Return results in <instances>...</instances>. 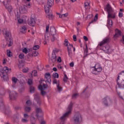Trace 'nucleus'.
Instances as JSON below:
<instances>
[{
  "instance_id": "obj_1",
  "label": "nucleus",
  "mask_w": 124,
  "mask_h": 124,
  "mask_svg": "<svg viewBox=\"0 0 124 124\" xmlns=\"http://www.w3.org/2000/svg\"><path fill=\"white\" fill-rule=\"evenodd\" d=\"M110 40L111 39L109 37H106L98 44V46L103 47L102 50L107 54H111V53L113 52V49H112L110 46L108 45V43L110 42Z\"/></svg>"
},
{
  "instance_id": "obj_2",
  "label": "nucleus",
  "mask_w": 124,
  "mask_h": 124,
  "mask_svg": "<svg viewBox=\"0 0 124 124\" xmlns=\"http://www.w3.org/2000/svg\"><path fill=\"white\" fill-rule=\"evenodd\" d=\"M10 72H11V69L6 66L4 67L2 70L0 69V76L1 78H3L5 82L9 80L7 73H10Z\"/></svg>"
},
{
  "instance_id": "obj_3",
  "label": "nucleus",
  "mask_w": 124,
  "mask_h": 124,
  "mask_svg": "<svg viewBox=\"0 0 124 124\" xmlns=\"http://www.w3.org/2000/svg\"><path fill=\"white\" fill-rule=\"evenodd\" d=\"M67 111L65 113H63L62 116L60 117L61 121L62 122H64L68 117H69V115L71 114V110H72V104H70L68 108L67 109Z\"/></svg>"
},
{
  "instance_id": "obj_4",
  "label": "nucleus",
  "mask_w": 124,
  "mask_h": 124,
  "mask_svg": "<svg viewBox=\"0 0 124 124\" xmlns=\"http://www.w3.org/2000/svg\"><path fill=\"white\" fill-rule=\"evenodd\" d=\"M64 46L67 47V50L68 51V55L69 57H71L72 56V50H71V49L73 48L74 51L75 52V47H74L72 44H70L68 42V40H67V39H65L64 42Z\"/></svg>"
},
{
  "instance_id": "obj_5",
  "label": "nucleus",
  "mask_w": 124,
  "mask_h": 124,
  "mask_svg": "<svg viewBox=\"0 0 124 124\" xmlns=\"http://www.w3.org/2000/svg\"><path fill=\"white\" fill-rule=\"evenodd\" d=\"M92 68L93 69L92 73L95 75H98V74H100V72L102 71V67L99 63H96L94 66H93Z\"/></svg>"
},
{
  "instance_id": "obj_6",
  "label": "nucleus",
  "mask_w": 124,
  "mask_h": 124,
  "mask_svg": "<svg viewBox=\"0 0 124 124\" xmlns=\"http://www.w3.org/2000/svg\"><path fill=\"white\" fill-rule=\"evenodd\" d=\"M72 122L74 124H80L82 121V116L79 113H76L72 119Z\"/></svg>"
},
{
  "instance_id": "obj_7",
  "label": "nucleus",
  "mask_w": 124,
  "mask_h": 124,
  "mask_svg": "<svg viewBox=\"0 0 124 124\" xmlns=\"http://www.w3.org/2000/svg\"><path fill=\"white\" fill-rule=\"evenodd\" d=\"M35 112H33L31 113L30 116V121L32 122L33 121H35V117H38L39 113H42V109L40 108L36 107L35 109Z\"/></svg>"
},
{
  "instance_id": "obj_8",
  "label": "nucleus",
  "mask_w": 124,
  "mask_h": 124,
  "mask_svg": "<svg viewBox=\"0 0 124 124\" xmlns=\"http://www.w3.org/2000/svg\"><path fill=\"white\" fill-rule=\"evenodd\" d=\"M4 37L7 40V45H8V47H10L12 46L13 44V42H12V40L11 39V34L8 31H6Z\"/></svg>"
},
{
  "instance_id": "obj_9",
  "label": "nucleus",
  "mask_w": 124,
  "mask_h": 124,
  "mask_svg": "<svg viewBox=\"0 0 124 124\" xmlns=\"http://www.w3.org/2000/svg\"><path fill=\"white\" fill-rule=\"evenodd\" d=\"M50 34L51 35V40L52 42H54L57 38H58V36L56 33V29L55 27H51L50 29Z\"/></svg>"
},
{
  "instance_id": "obj_10",
  "label": "nucleus",
  "mask_w": 124,
  "mask_h": 124,
  "mask_svg": "<svg viewBox=\"0 0 124 124\" xmlns=\"http://www.w3.org/2000/svg\"><path fill=\"white\" fill-rule=\"evenodd\" d=\"M53 83L56 84V91L58 93H61V92H62V87L60 84V80H57L56 78H54L53 79Z\"/></svg>"
},
{
  "instance_id": "obj_11",
  "label": "nucleus",
  "mask_w": 124,
  "mask_h": 124,
  "mask_svg": "<svg viewBox=\"0 0 124 124\" xmlns=\"http://www.w3.org/2000/svg\"><path fill=\"white\" fill-rule=\"evenodd\" d=\"M45 11L46 13V18H48L49 20H52L53 19V15L50 12V8L49 7L45 6Z\"/></svg>"
},
{
  "instance_id": "obj_12",
  "label": "nucleus",
  "mask_w": 124,
  "mask_h": 124,
  "mask_svg": "<svg viewBox=\"0 0 124 124\" xmlns=\"http://www.w3.org/2000/svg\"><path fill=\"white\" fill-rule=\"evenodd\" d=\"M46 85L45 84H40L39 85L38 88L39 90H40V91H41V94H42L43 95V96H44V95H46V93L44 91H43V90H45V89H46Z\"/></svg>"
},
{
  "instance_id": "obj_13",
  "label": "nucleus",
  "mask_w": 124,
  "mask_h": 124,
  "mask_svg": "<svg viewBox=\"0 0 124 124\" xmlns=\"http://www.w3.org/2000/svg\"><path fill=\"white\" fill-rule=\"evenodd\" d=\"M58 52H59V50L57 49L53 50L51 57V61L52 62H55L57 61V55H56Z\"/></svg>"
},
{
  "instance_id": "obj_14",
  "label": "nucleus",
  "mask_w": 124,
  "mask_h": 124,
  "mask_svg": "<svg viewBox=\"0 0 124 124\" xmlns=\"http://www.w3.org/2000/svg\"><path fill=\"white\" fill-rule=\"evenodd\" d=\"M108 19L111 18V19H115L116 18V13L115 11H112L111 12H109V13H108Z\"/></svg>"
},
{
  "instance_id": "obj_15",
  "label": "nucleus",
  "mask_w": 124,
  "mask_h": 124,
  "mask_svg": "<svg viewBox=\"0 0 124 124\" xmlns=\"http://www.w3.org/2000/svg\"><path fill=\"white\" fill-rule=\"evenodd\" d=\"M105 11H107L108 13H109L112 11H114V9H113V8L111 6V5L109 4H108L106 5V7L104 8Z\"/></svg>"
},
{
  "instance_id": "obj_16",
  "label": "nucleus",
  "mask_w": 124,
  "mask_h": 124,
  "mask_svg": "<svg viewBox=\"0 0 124 124\" xmlns=\"http://www.w3.org/2000/svg\"><path fill=\"white\" fill-rule=\"evenodd\" d=\"M103 102L106 106H108V104L111 103V99L109 97H106L103 99Z\"/></svg>"
},
{
  "instance_id": "obj_17",
  "label": "nucleus",
  "mask_w": 124,
  "mask_h": 124,
  "mask_svg": "<svg viewBox=\"0 0 124 124\" xmlns=\"http://www.w3.org/2000/svg\"><path fill=\"white\" fill-rule=\"evenodd\" d=\"M121 32L120 30L116 29L115 30V34L113 36V39L114 40H116L117 38H119L120 36H121Z\"/></svg>"
},
{
  "instance_id": "obj_18",
  "label": "nucleus",
  "mask_w": 124,
  "mask_h": 124,
  "mask_svg": "<svg viewBox=\"0 0 124 124\" xmlns=\"http://www.w3.org/2000/svg\"><path fill=\"white\" fill-rule=\"evenodd\" d=\"M10 99L15 100L17 98V93L15 91L12 92L10 94Z\"/></svg>"
},
{
  "instance_id": "obj_19",
  "label": "nucleus",
  "mask_w": 124,
  "mask_h": 124,
  "mask_svg": "<svg viewBox=\"0 0 124 124\" xmlns=\"http://www.w3.org/2000/svg\"><path fill=\"white\" fill-rule=\"evenodd\" d=\"M45 77L46 79L47 82H48V83L51 84V74H50V73H46Z\"/></svg>"
},
{
  "instance_id": "obj_20",
  "label": "nucleus",
  "mask_w": 124,
  "mask_h": 124,
  "mask_svg": "<svg viewBox=\"0 0 124 124\" xmlns=\"http://www.w3.org/2000/svg\"><path fill=\"white\" fill-rule=\"evenodd\" d=\"M28 24L31 27H34V25H35V19L31 17L30 20L28 22Z\"/></svg>"
},
{
  "instance_id": "obj_21",
  "label": "nucleus",
  "mask_w": 124,
  "mask_h": 124,
  "mask_svg": "<svg viewBox=\"0 0 124 124\" xmlns=\"http://www.w3.org/2000/svg\"><path fill=\"white\" fill-rule=\"evenodd\" d=\"M4 5H5L6 9H7L9 12H11L12 11V6H11L8 3H5V2H3Z\"/></svg>"
},
{
  "instance_id": "obj_22",
  "label": "nucleus",
  "mask_w": 124,
  "mask_h": 124,
  "mask_svg": "<svg viewBox=\"0 0 124 124\" xmlns=\"http://www.w3.org/2000/svg\"><path fill=\"white\" fill-rule=\"evenodd\" d=\"M39 94L36 93L34 95V99L37 101L38 105L40 106V100H39Z\"/></svg>"
},
{
  "instance_id": "obj_23",
  "label": "nucleus",
  "mask_w": 124,
  "mask_h": 124,
  "mask_svg": "<svg viewBox=\"0 0 124 124\" xmlns=\"http://www.w3.org/2000/svg\"><path fill=\"white\" fill-rule=\"evenodd\" d=\"M28 11V7L27 6H23L21 7V13H27Z\"/></svg>"
},
{
  "instance_id": "obj_24",
  "label": "nucleus",
  "mask_w": 124,
  "mask_h": 124,
  "mask_svg": "<svg viewBox=\"0 0 124 124\" xmlns=\"http://www.w3.org/2000/svg\"><path fill=\"white\" fill-rule=\"evenodd\" d=\"M107 25L108 27L109 26L110 28H112L113 26V21L111 19H108Z\"/></svg>"
},
{
  "instance_id": "obj_25",
  "label": "nucleus",
  "mask_w": 124,
  "mask_h": 124,
  "mask_svg": "<svg viewBox=\"0 0 124 124\" xmlns=\"http://www.w3.org/2000/svg\"><path fill=\"white\" fill-rule=\"evenodd\" d=\"M47 5L49 6V7L54 5V0H47Z\"/></svg>"
},
{
  "instance_id": "obj_26",
  "label": "nucleus",
  "mask_w": 124,
  "mask_h": 124,
  "mask_svg": "<svg viewBox=\"0 0 124 124\" xmlns=\"http://www.w3.org/2000/svg\"><path fill=\"white\" fill-rule=\"evenodd\" d=\"M24 111L27 113H30L31 111V107H25L24 108Z\"/></svg>"
},
{
  "instance_id": "obj_27",
  "label": "nucleus",
  "mask_w": 124,
  "mask_h": 124,
  "mask_svg": "<svg viewBox=\"0 0 124 124\" xmlns=\"http://www.w3.org/2000/svg\"><path fill=\"white\" fill-rule=\"evenodd\" d=\"M31 77H33V76H37V71L35 70H33L31 72Z\"/></svg>"
},
{
  "instance_id": "obj_28",
  "label": "nucleus",
  "mask_w": 124,
  "mask_h": 124,
  "mask_svg": "<svg viewBox=\"0 0 124 124\" xmlns=\"http://www.w3.org/2000/svg\"><path fill=\"white\" fill-rule=\"evenodd\" d=\"M84 7L85 9H90V8H91V6H90V3L86 2L84 3Z\"/></svg>"
},
{
  "instance_id": "obj_29",
  "label": "nucleus",
  "mask_w": 124,
  "mask_h": 124,
  "mask_svg": "<svg viewBox=\"0 0 124 124\" xmlns=\"http://www.w3.org/2000/svg\"><path fill=\"white\" fill-rule=\"evenodd\" d=\"M37 56H38V52L36 50L33 51L31 57H37Z\"/></svg>"
},
{
  "instance_id": "obj_30",
  "label": "nucleus",
  "mask_w": 124,
  "mask_h": 124,
  "mask_svg": "<svg viewBox=\"0 0 124 124\" xmlns=\"http://www.w3.org/2000/svg\"><path fill=\"white\" fill-rule=\"evenodd\" d=\"M20 31L23 33L26 32L27 31V27L23 26L20 29Z\"/></svg>"
},
{
  "instance_id": "obj_31",
  "label": "nucleus",
  "mask_w": 124,
  "mask_h": 124,
  "mask_svg": "<svg viewBox=\"0 0 124 124\" xmlns=\"http://www.w3.org/2000/svg\"><path fill=\"white\" fill-rule=\"evenodd\" d=\"M21 123H22V124H28V123H29V119L22 118Z\"/></svg>"
},
{
  "instance_id": "obj_32",
  "label": "nucleus",
  "mask_w": 124,
  "mask_h": 124,
  "mask_svg": "<svg viewBox=\"0 0 124 124\" xmlns=\"http://www.w3.org/2000/svg\"><path fill=\"white\" fill-rule=\"evenodd\" d=\"M7 55L10 58H11V57H12V53L10 50H7Z\"/></svg>"
},
{
  "instance_id": "obj_33",
  "label": "nucleus",
  "mask_w": 124,
  "mask_h": 124,
  "mask_svg": "<svg viewBox=\"0 0 124 124\" xmlns=\"http://www.w3.org/2000/svg\"><path fill=\"white\" fill-rule=\"evenodd\" d=\"M45 38L46 40H49L50 39V35L48 33H46L45 34Z\"/></svg>"
},
{
  "instance_id": "obj_34",
  "label": "nucleus",
  "mask_w": 124,
  "mask_h": 124,
  "mask_svg": "<svg viewBox=\"0 0 124 124\" xmlns=\"http://www.w3.org/2000/svg\"><path fill=\"white\" fill-rule=\"evenodd\" d=\"M98 18V15L96 14L94 17V20H93L90 24H92V23H93V22H96V21H97Z\"/></svg>"
},
{
  "instance_id": "obj_35",
  "label": "nucleus",
  "mask_w": 124,
  "mask_h": 124,
  "mask_svg": "<svg viewBox=\"0 0 124 124\" xmlns=\"http://www.w3.org/2000/svg\"><path fill=\"white\" fill-rule=\"evenodd\" d=\"M35 92V88L33 86L30 87V93H33Z\"/></svg>"
},
{
  "instance_id": "obj_36",
  "label": "nucleus",
  "mask_w": 124,
  "mask_h": 124,
  "mask_svg": "<svg viewBox=\"0 0 124 124\" xmlns=\"http://www.w3.org/2000/svg\"><path fill=\"white\" fill-rule=\"evenodd\" d=\"M22 52L25 54H28L29 53V49L27 47H24L22 49Z\"/></svg>"
},
{
  "instance_id": "obj_37",
  "label": "nucleus",
  "mask_w": 124,
  "mask_h": 124,
  "mask_svg": "<svg viewBox=\"0 0 124 124\" xmlns=\"http://www.w3.org/2000/svg\"><path fill=\"white\" fill-rule=\"evenodd\" d=\"M18 57L20 60H24V59H25V55H24L23 53L20 54Z\"/></svg>"
},
{
  "instance_id": "obj_38",
  "label": "nucleus",
  "mask_w": 124,
  "mask_h": 124,
  "mask_svg": "<svg viewBox=\"0 0 124 124\" xmlns=\"http://www.w3.org/2000/svg\"><path fill=\"white\" fill-rule=\"evenodd\" d=\"M30 118V115L27 113L23 114V119H26L28 120Z\"/></svg>"
},
{
  "instance_id": "obj_39",
  "label": "nucleus",
  "mask_w": 124,
  "mask_h": 124,
  "mask_svg": "<svg viewBox=\"0 0 124 124\" xmlns=\"http://www.w3.org/2000/svg\"><path fill=\"white\" fill-rule=\"evenodd\" d=\"M28 85H29V86H31L32 84H33L32 80H31V79H29L28 80Z\"/></svg>"
},
{
  "instance_id": "obj_40",
  "label": "nucleus",
  "mask_w": 124,
  "mask_h": 124,
  "mask_svg": "<svg viewBox=\"0 0 124 124\" xmlns=\"http://www.w3.org/2000/svg\"><path fill=\"white\" fill-rule=\"evenodd\" d=\"M31 101L28 100L26 101V106H31Z\"/></svg>"
},
{
  "instance_id": "obj_41",
  "label": "nucleus",
  "mask_w": 124,
  "mask_h": 124,
  "mask_svg": "<svg viewBox=\"0 0 124 124\" xmlns=\"http://www.w3.org/2000/svg\"><path fill=\"white\" fill-rule=\"evenodd\" d=\"M68 80V78L67 77V76L65 74H64V77L63 78V81L65 83H66L67 82V80Z\"/></svg>"
},
{
  "instance_id": "obj_42",
  "label": "nucleus",
  "mask_w": 124,
  "mask_h": 124,
  "mask_svg": "<svg viewBox=\"0 0 124 124\" xmlns=\"http://www.w3.org/2000/svg\"><path fill=\"white\" fill-rule=\"evenodd\" d=\"M12 80L13 83H15V84H16L17 83V81H18V79L15 77L12 78Z\"/></svg>"
},
{
  "instance_id": "obj_43",
  "label": "nucleus",
  "mask_w": 124,
  "mask_h": 124,
  "mask_svg": "<svg viewBox=\"0 0 124 124\" xmlns=\"http://www.w3.org/2000/svg\"><path fill=\"white\" fill-rule=\"evenodd\" d=\"M52 76L53 78H59V74L57 73H54Z\"/></svg>"
},
{
  "instance_id": "obj_44",
  "label": "nucleus",
  "mask_w": 124,
  "mask_h": 124,
  "mask_svg": "<svg viewBox=\"0 0 124 124\" xmlns=\"http://www.w3.org/2000/svg\"><path fill=\"white\" fill-rule=\"evenodd\" d=\"M39 49V45H35L33 47V50H34V51H36L37 50H38Z\"/></svg>"
},
{
  "instance_id": "obj_45",
  "label": "nucleus",
  "mask_w": 124,
  "mask_h": 124,
  "mask_svg": "<svg viewBox=\"0 0 124 124\" xmlns=\"http://www.w3.org/2000/svg\"><path fill=\"white\" fill-rule=\"evenodd\" d=\"M3 101L2 99H0V108L3 107Z\"/></svg>"
},
{
  "instance_id": "obj_46",
  "label": "nucleus",
  "mask_w": 124,
  "mask_h": 124,
  "mask_svg": "<svg viewBox=\"0 0 124 124\" xmlns=\"http://www.w3.org/2000/svg\"><path fill=\"white\" fill-rule=\"evenodd\" d=\"M22 71L24 73H27V72H29V68L26 67V68L23 69Z\"/></svg>"
},
{
  "instance_id": "obj_47",
  "label": "nucleus",
  "mask_w": 124,
  "mask_h": 124,
  "mask_svg": "<svg viewBox=\"0 0 124 124\" xmlns=\"http://www.w3.org/2000/svg\"><path fill=\"white\" fill-rule=\"evenodd\" d=\"M17 22L18 24H23V23H24V20L23 19L20 18L18 19Z\"/></svg>"
},
{
  "instance_id": "obj_48",
  "label": "nucleus",
  "mask_w": 124,
  "mask_h": 124,
  "mask_svg": "<svg viewBox=\"0 0 124 124\" xmlns=\"http://www.w3.org/2000/svg\"><path fill=\"white\" fill-rule=\"evenodd\" d=\"M48 32H49V26L47 25L46 26V33H48Z\"/></svg>"
},
{
  "instance_id": "obj_49",
  "label": "nucleus",
  "mask_w": 124,
  "mask_h": 124,
  "mask_svg": "<svg viewBox=\"0 0 124 124\" xmlns=\"http://www.w3.org/2000/svg\"><path fill=\"white\" fill-rule=\"evenodd\" d=\"M84 53H86V54H88V46L86 45V49L84 50Z\"/></svg>"
},
{
  "instance_id": "obj_50",
  "label": "nucleus",
  "mask_w": 124,
  "mask_h": 124,
  "mask_svg": "<svg viewBox=\"0 0 124 124\" xmlns=\"http://www.w3.org/2000/svg\"><path fill=\"white\" fill-rule=\"evenodd\" d=\"M62 18H65V17H67V16H68V14L65 13V14H62Z\"/></svg>"
},
{
  "instance_id": "obj_51",
  "label": "nucleus",
  "mask_w": 124,
  "mask_h": 124,
  "mask_svg": "<svg viewBox=\"0 0 124 124\" xmlns=\"http://www.w3.org/2000/svg\"><path fill=\"white\" fill-rule=\"evenodd\" d=\"M118 16L119 18H122L124 16V14L123 13H119Z\"/></svg>"
},
{
  "instance_id": "obj_52",
  "label": "nucleus",
  "mask_w": 124,
  "mask_h": 124,
  "mask_svg": "<svg viewBox=\"0 0 124 124\" xmlns=\"http://www.w3.org/2000/svg\"><path fill=\"white\" fill-rule=\"evenodd\" d=\"M77 97H78V93H75L74 95H73V98H77Z\"/></svg>"
},
{
  "instance_id": "obj_53",
  "label": "nucleus",
  "mask_w": 124,
  "mask_h": 124,
  "mask_svg": "<svg viewBox=\"0 0 124 124\" xmlns=\"http://www.w3.org/2000/svg\"><path fill=\"white\" fill-rule=\"evenodd\" d=\"M73 38L74 41H77V38L76 35H74L73 36Z\"/></svg>"
},
{
  "instance_id": "obj_54",
  "label": "nucleus",
  "mask_w": 124,
  "mask_h": 124,
  "mask_svg": "<svg viewBox=\"0 0 124 124\" xmlns=\"http://www.w3.org/2000/svg\"><path fill=\"white\" fill-rule=\"evenodd\" d=\"M10 112V110L9 109H5L4 111L5 114H8Z\"/></svg>"
},
{
  "instance_id": "obj_55",
  "label": "nucleus",
  "mask_w": 124,
  "mask_h": 124,
  "mask_svg": "<svg viewBox=\"0 0 124 124\" xmlns=\"http://www.w3.org/2000/svg\"><path fill=\"white\" fill-rule=\"evenodd\" d=\"M57 62H62V58H61V57H58V58L57 59Z\"/></svg>"
},
{
  "instance_id": "obj_56",
  "label": "nucleus",
  "mask_w": 124,
  "mask_h": 124,
  "mask_svg": "<svg viewBox=\"0 0 124 124\" xmlns=\"http://www.w3.org/2000/svg\"><path fill=\"white\" fill-rule=\"evenodd\" d=\"M57 66L59 69H62V65H61V64H58Z\"/></svg>"
},
{
  "instance_id": "obj_57",
  "label": "nucleus",
  "mask_w": 124,
  "mask_h": 124,
  "mask_svg": "<svg viewBox=\"0 0 124 124\" xmlns=\"http://www.w3.org/2000/svg\"><path fill=\"white\" fill-rule=\"evenodd\" d=\"M70 66H71V67H73V66H74V62H72L70 63Z\"/></svg>"
},
{
  "instance_id": "obj_58",
  "label": "nucleus",
  "mask_w": 124,
  "mask_h": 124,
  "mask_svg": "<svg viewBox=\"0 0 124 124\" xmlns=\"http://www.w3.org/2000/svg\"><path fill=\"white\" fill-rule=\"evenodd\" d=\"M83 39L85 40V41H88V37H87V36H84Z\"/></svg>"
},
{
  "instance_id": "obj_59",
  "label": "nucleus",
  "mask_w": 124,
  "mask_h": 124,
  "mask_svg": "<svg viewBox=\"0 0 124 124\" xmlns=\"http://www.w3.org/2000/svg\"><path fill=\"white\" fill-rule=\"evenodd\" d=\"M92 17H93V15H89L87 16V18H89V19H91V18H92Z\"/></svg>"
},
{
  "instance_id": "obj_60",
  "label": "nucleus",
  "mask_w": 124,
  "mask_h": 124,
  "mask_svg": "<svg viewBox=\"0 0 124 124\" xmlns=\"http://www.w3.org/2000/svg\"><path fill=\"white\" fill-rule=\"evenodd\" d=\"M122 43L124 44V36H122Z\"/></svg>"
},
{
  "instance_id": "obj_61",
  "label": "nucleus",
  "mask_w": 124,
  "mask_h": 124,
  "mask_svg": "<svg viewBox=\"0 0 124 124\" xmlns=\"http://www.w3.org/2000/svg\"><path fill=\"white\" fill-rule=\"evenodd\" d=\"M46 124V122H45V121H43L41 123V124Z\"/></svg>"
},
{
  "instance_id": "obj_62",
  "label": "nucleus",
  "mask_w": 124,
  "mask_h": 124,
  "mask_svg": "<svg viewBox=\"0 0 124 124\" xmlns=\"http://www.w3.org/2000/svg\"><path fill=\"white\" fill-rule=\"evenodd\" d=\"M124 12V9H120V13H123V12Z\"/></svg>"
},
{
  "instance_id": "obj_63",
  "label": "nucleus",
  "mask_w": 124,
  "mask_h": 124,
  "mask_svg": "<svg viewBox=\"0 0 124 124\" xmlns=\"http://www.w3.org/2000/svg\"><path fill=\"white\" fill-rule=\"evenodd\" d=\"M53 71H57V69L56 67H54V68H53Z\"/></svg>"
},
{
  "instance_id": "obj_64",
  "label": "nucleus",
  "mask_w": 124,
  "mask_h": 124,
  "mask_svg": "<svg viewBox=\"0 0 124 124\" xmlns=\"http://www.w3.org/2000/svg\"><path fill=\"white\" fill-rule=\"evenodd\" d=\"M59 15V18H63L62 15H61L60 14H58Z\"/></svg>"
}]
</instances>
